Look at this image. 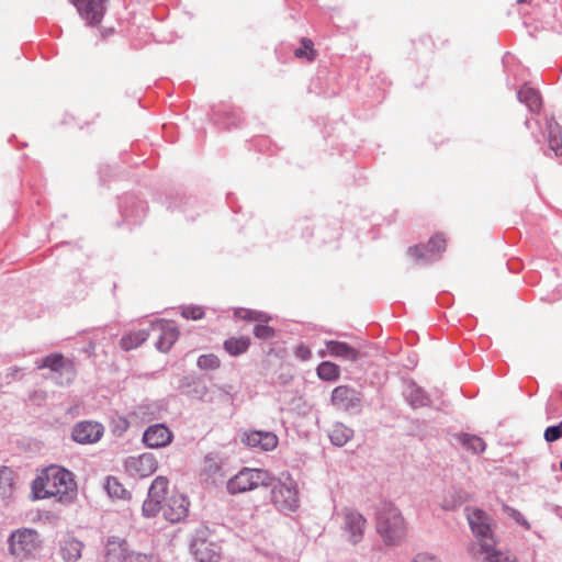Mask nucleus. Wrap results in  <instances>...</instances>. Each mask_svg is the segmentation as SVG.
Wrapping results in <instances>:
<instances>
[{
    "mask_svg": "<svg viewBox=\"0 0 562 562\" xmlns=\"http://www.w3.org/2000/svg\"><path fill=\"white\" fill-rule=\"evenodd\" d=\"M353 436V430L341 423H336L329 430L330 441L337 446H345Z\"/></svg>",
    "mask_w": 562,
    "mask_h": 562,
    "instance_id": "b1692460",
    "label": "nucleus"
},
{
    "mask_svg": "<svg viewBox=\"0 0 562 562\" xmlns=\"http://www.w3.org/2000/svg\"><path fill=\"white\" fill-rule=\"evenodd\" d=\"M375 527L386 544L400 543L407 533V524L401 510L392 503H382L376 509Z\"/></svg>",
    "mask_w": 562,
    "mask_h": 562,
    "instance_id": "f03ea898",
    "label": "nucleus"
},
{
    "mask_svg": "<svg viewBox=\"0 0 562 562\" xmlns=\"http://www.w3.org/2000/svg\"><path fill=\"white\" fill-rule=\"evenodd\" d=\"M241 442L259 451H270L277 448L279 440L271 431L248 430L241 435Z\"/></svg>",
    "mask_w": 562,
    "mask_h": 562,
    "instance_id": "2eb2a0df",
    "label": "nucleus"
},
{
    "mask_svg": "<svg viewBox=\"0 0 562 562\" xmlns=\"http://www.w3.org/2000/svg\"><path fill=\"white\" fill-rule=\"evenodd\" d=\"M342 516V529L348 541L353 544L358 543L361 541L367 527L366 518L360 513L352 509H346Z\"/></svg>",
    "mask_w": 562,
    "mask_h": 562,
    "instance_id": "9b49d317",
    "label": "nucleus"
},
{
    "mask_svg": "<svg viewBox=\"0 0 562 562\" xmlns=\"http://www.w3.org/2000/svg\"><path fill=\"white\" fill-rule=\"evenodd\" d=\"M459 440L465 449L473 453H481L486 448L485 441L481 437L474 435L462 434L459 437Z\"/></svg>",
    "mask_w": 562,
    "mask_h": 562,
    "instance_id": "7c9ffc66",
    "label": "nucleus"
},
{
    "mask_svg": "<svg viewBox=\"0 0 562 562\" xmlns=\"http://www.w3.org/2000/svg\"><path fill=\"white\" fill-rule=\"evenodd\" d=\"M544 439L548 442H553L562 437V420L555 425L550 426L544 430Z\"/></svg>",
    "mask_w": 562,
    "mask_h": 562,
    "instance_id": "4c0bfd02",
    "label": "nucleus"
},
{
    "mask_svg": "<svg viewBox=\"0 0 562 562\" xmlns=\"http://www.w3.org/2000/svg\"><path fill=\"white\" fill-rule=\"evenodd\" d=\"M550 148L554 151L555 156L562 154V138L558 136H550L549 139Z\"/></svg>",
    "mask_w": 562,
    "mask_h": 562,
    "instance_id": "a19ab883",
    "label": "nucleus"
},
{
    "mask_svg": "<svg viewBox=\"0 0 562 562\" xmlns=\"http://www.w3.org/2000/svg\"><path fill=\"white\" fill-rule=\"evenodd\" d=\"M519 3L528 2L529 0H517Z\"/></svg>",
    "mask_w": 562,
    "mask_h": 562,
    "instance_id": "a18cd8bd",
    "label": "nucleus"
},
{
    "mask_svg": "<svg viewBox=\"0 0 562 562\" xmlns=\"http://www.w3.org/2000/svg\"><path fill=\"white\" fill-rule=\"evenodd\" d=\"M42 548V536L34 528H18L13 530L8 538V552L21 560L35 558Z\"/></svg>",
    "mask_w": 562,
    "mask_h": 562,
    "instance_id": "7ed1b4c3",
    "label": "nucleus"
},
{
    "mask_svg": "<svg viewBox=\"0 0 562 562\" xmlns=\"http://www.w3.org/2000/svg\"><path fill=\"white\" fill-rule=\"evenodd\" d=\"M234 315L240 319L256 322L257 324L268 323L271 319V316L265 312L248 308H237L235 310Z\"/></svg>",
    "mask_w": 562,
    "mask_h": 562,
    "instance_id": "c85d7f7f",
    "label": "nucleus"
},
{
    "mask_svg": "<svg viewBox=\"0 0 562 562\" xmlns=\"http://www.w3.org/2000/svg\"><path fill=\"white\" fill-rule=\"evenodd\" d=\"M196 364L201 370H216L221 366V360L213 353L202 355L199 357Z\"/></svg>",
    "mask_w": 562,
    "mask_h": 562,
    "instance_id": "f704fd0d",
    "label": "nucleus"
},
{
    "mask_svg": "<svg viewBox=\"0 0 562 562\" xmlns=\"http://www.w3.org/2000/svg\"><path fill=\"white\" fill-rule=\"evenodd\" d=\"M32 494L34 499L54 497L60 503H71L77 495L74 474L59 465H49L32 482Z\"/></svg>",
    "mask_w": 562,
    "mask_h": 562,
    "instance_id": "f257e3e1",
    "label": "nucleus"
},
{
    "mask_svg": "<svg viewBox=\"0 0 562 562\" xmlns=\"http://www.w3.org/2000/svg\"><path fill=\"white\" fill-rule=\"evenodd\" d=\"M479 547V554L482 557V562H517L513 553L498 547L494 536L480 541Z\"/></svg>",
    "mask_w": 562,
    "mask_h": 562,
    "instance_id": "4468645a",
    "label": "nucleus"
},
{
    "mask_svg": "<svg viewBox=\"0 0 562 562\" xmlns=\"http://www.w3.org/2000/svg\"><path fill=\"white\" fill-rule=\"evenodd\" d=\"M317 375L324 381H336L340 375L339 367L331 361H323L318 364Z\"/></svg>",
    "mask_w": 562,
    "mask_h": 562,
    "instance_id": "cd10ccee",
    "label": "nucleus"
},
{
    "mask_svg": "<svg viewBox=\"0 0 562 562\" xmlns=\"http://www.w3.org/2000/svg\"><path fill=\"white\" fill-rule=\"evenodd\" d=\"M331 404L339 409H349L359 402L358 393L348 385H339L331 393Z\"/></svg>",
    "mask_w": 562,
    "mask_h": 562,
    "instance_id": "a211bd4d",
    "label": "nucleus"
},
{
    "mask_svg": "<svg viewBox=\"0 0 562 562\" xmlns=\"http://www.w3.org/2000/svg\"><path fill=\"white\" fill-rule=\"evenodd\" d=\"M168 480L164 476H158L156 477L151 485H150V488H149V496L151 497H158L160 499H165V496L167 494V491H168Z\"/></svg>",
    "mask_w": 562,
    "mask_h": 562,
    "instance_id": "2f4dec72",
    "label": "nucleus"
},
{
    "mask_svg": "<svg viewBox=\"0 0 562 562\" xmlns=\"http://www.w3.org/2000/svg\"><path fill=\"white\" fill-rule=\"evenodd\" d=\"M204 531H198L193 538L191 550L198 562H218L220 548L204 537Z\"/></svg>",
    "mask_w": 562,
    "mask_h": 562,
    "instance_id": "1a4fd4ad",
    "label": "nucleus"
},
{
    "mask_svg": "<svg viewBox=\"0 0 562 562\" xmlns=\"http://www.w3.org/2000/svg\"><path fill=\"white\" fill-rule=\"evenodd\" d=\"M301 47L294 50V56L299 59H306L307 61H314L317 56V52L314 48V43L307 37L301 38Z\"/></svg>",
    "mask_w": 562,
    "mask_h": 562,
    "instance_id": "c756f323",
    "label": "nucleus"
},
{
    "mask_svg": "<svg viewBox=\"0 0 562 562\" xmlns=\"http://www.w3.org/2000/svg\"><path fill=\"white\" fill-rule=\"evenodd\" d=\"M172 438V432L164 424L149 426L143 435V440L149 448L166 447Z\"/></svg>",
    "mask_w": 562,
    "mask_h": 562,
    "instance_id": "f3484780",
    "label": "nucleus"
},
{
    "mask_svg": "<svg viewBox=\"0 0 562 562\" xmlns=\"http://www.w3.org/2000/svg\"><path fill=\"white\" fill-rule=\"evenodd\" d=\"M190 502L183 494H172L162 506V515L166 520L175 524L184 519L189 514Z\"/></svg>",
    "mask_w": 562,
    "mask_h": 562,
    "instance_id": "ddd939ff",
    "label": "nucleus"
},
{
    "mask_svg": "<svg viewBox=\"0 0 562 562\" xmlns=\"http://www.w3.org/2000/svg\"><path fill=\"white\" fill-rule=\"evenodd\" d=\"M38 368H49L53 371H60L65 369L68 375L67 382H70L75 375L72 363L70 361H66L64 356L60 353H53L47 356L43 363L38 366Z\"/></svg>",
    "mask_w": 562,
    "mask_h": 562,
    "instance_id": "6ab92c4d",
    "label": "nucleus"
},
{
    "mask_svg": "<svg viewBox=\"0 0 562 562\" xmlns=\"http://www.w3.org/2000/svg\"><path fill=\"white\" fill-rule=\"evenodd\" d=\"M160 328L162 329V334L157 341V347L159 350L167 352L170 350L171 346L177 341L179 337V331L175 326L169 324H161Z\"/></svg>",
    "mask_w": 562,
    "mask_h": 562,
    "instance_id": "5701e85b",
    "label": "nucleus"
},
{
    "mask_svg": "<svg viewBox=\"0 0 562 562\" xmlns=\"http://www.w3.org/2000/svg\"><path fill=\"white\" fill-rule=\"evenodd\" d=\"M108 495L113 499H130L131 493L115 476H108L104 483Z\"/></svg>",
    "mask_w": 562,
    "mask_h": 562,
    "instance_id": "4be33fe9",
    "label": "nucleus"
},
{
    "mask_svg": "<svg viewBox=\"0 0 562 562\" xmlns=\"http://www.w3.org/2000/svg\"><path fill=\"white\" fill-rule=\"evenodd\" d=\"M15 487V476L9 467H0V496L2 498L11 497Z\"/></svg>",
    "mask_w": 562,
    "mask_h": 562,
    "instance_id": "aec40b11",
    "label": "nucleus"
},
{
    "mask_svg": "<svg viewBox=\"0 0 562 562\" xmlns=\"http://www.w3.org/2000/svg\"><path fill=\"white\" fill-rule=\"evenodd\" d=\"M412 562H440L436 557L428 553H418Z\"/></svg>",
    "mask_w": 562,
    "mask_h": 562,
    "instance_id": "79ce46f5",
    "label": "nucleus"
},
{
    "mask_svg": "<svg viewBox=\"0 0 562 562\" xmlns=\"http://www.w3.org/2000/svg\"><path fill=\"white\" fill-rule=\"evenodd\" d=\"M326 351H319L321 357L329 355L331 357L342 359L346 361L355 362L360 358V352L345 341L339 340H326Z\"/></svg>",
    "mask_w": 562,
    "mask_h": 562,
    "instance_id": "dca6fc26",
    "label": "nucleus"
},
{
    "mask_svg": "<svg viewBox=\"0 0 562 562\" xmlns=\"http://www.w3.org/2000/svg\"><path fill=\"white\" fill-rule=\"evenodd\" d=\"M79 15L89 26H98L108 7V0H71Z\"/></svg>",
    "mask_w": 562,
    "mask_h": 562,
    "instance_id": "6e6552de",
    "label": "nucleus"
},
{
    "mask_svg": "<svg viewBox=\"0 0 562 562\" xmlns=\"http://www.w3.org/2000/svg\"><path fill=\"white\" fill-rule=\"evenodd\" d=\"M447 240L442 234L434 235L426 245L427 252L430 255L441 254L446 250Z\"/></svg>",
    "mask_w": 562,
    "mask_h": 562,
    "instance_id": "72a5a7b5",
    "label": "nucleus"
},
{
    "mask_svg": "<svg viewBox=\"0 0 562 562\" xmlns=\"http://www.w3.org/2000/svg\"><path fill=\"white\" fill-rule=\"evenodd\" d=\"M508 510H510V516L514 517L517 522H519L521 525H527V522L524 519V517L517 510H515L513 508H508Z\"/></svg>",
    "mask_w": 562,
    "mask_h": 562,
    "instance_id": "37998d69",
    "label": "nucleus"
},
{
    "mask_svg": "<svg viewBox=\"0 0 562 562\" xmlns=\"http://www.w3.org/2000/svg\"><path fill=\"white\" fill-rule=\"evenodd\" d=\"M268 323H258L254 327V335L259 339H270L274 337V329L267 325Z\"/></svg>",
    "mask_w": 562,
    "mask_h": 562,
    "instance_id": "e433bc0d",
    "label": "nucleus"
},
{
    "mask_svg": "<svg viewBox=\"0 0 562 562\" xmlns=\"http://www.w3.org/2000/svg\"><path fill=\"white\" fill-rule=\"evenodd\" d=\"M427 248L423 245H415L408 248L407 255L415 261L426 258Z\"/></svg>",
    "mask_w": 562,
    "mask_h": 562,
    "instance_id": "58836bf2",
    "label": "nucleus"
},
{
    "mask_svg": "<svg viewBox=\"0 0 562 562\" xmlns=\"http://www.w3.org/2000/svg\"><path fill=\"white\" fill-rule=\"evenodd\" d=\"M518 98L524 102L532 112H538L541 109L542 101L539 92L528 86H524L518 91Z\"/></svg>",
    "mask_w": 562,
    "mask_h": 562,
    "instance_id": "412c9836",
    "label": "nucleus"
},
{
    "mask_svg": "<svg viewBox=\"0 0 562 562\" xmlns=\"http://www.w3.org/2000/svg\"><path fill=\"white\" fill-rule=\"evenodd\" d=\"M467 519L477 542L494 536L493 519L484 510L469 507L467 508Z\"/></svg>",
    "mask_w": 562,
    "mask_h": 562,
    "instance_id": "0eeeda50",
    "label": "nucleus"
},
{
    "mask_svg": "<svg viewBox=\"0 0 562 562\" xmlns=\"http://www.w3.org/2000/svg\"><path fill=\"white\" fill-rule=\"evenodd\" d=\"M126 471L138 477H147L154 474L158 468V463L154 454L142 453L138 456L130 457L125 461Z\"/></svg>",
    "mask_w": 562,
    "mask_h": 562,
    "instance_id": "f8f14e48",
    "label": "nucleus"
},
{
    "mask_svg": "<svg viewBox=\"0 0 562 562\" xmlns=\"http://www.w3.org/2000/svg\"><path fill=\"white\" fill-rule=\"evenodd\" d=\"M121 423L123 424V430H126L130 426L128 422L125 418H121Z\"/></svg>",
    "mask_w": 562,
    "mask_h": 562,
    "instance_id": "c03bdc74",
    "label": "nucleus"
},
{
    "mask_svg": "<svg viewBox=\"0 0 562 562\" xmlns=\"http://www.w3.org/2000/svg\"><path fill=\"white\" fill-rule=\"evenodd\" d=\"M271 502L281 512H294L299 507L296 483L292 479L276 483L271 490Z\"/></svg>",
    "mask_w": 562,
    "mask_h": 562,
    "instance_id": "423d86ee",
    "label": "nucleus"
},
{
    "mask_svg": "<svg viewBox=\"0 0 562 562\" xmlns=\"http://www.w3.org/2000/svg\"><path fill=\"white\" fill-rule=\"evenodd\" d=\"M250 346V338L247 336L231 337L224 341V349L233 357L245 353Z\"/></svg>",
    "mask_w": 562,
    "mask_h": 562,
    "instance_id": "393cba45",
    "label": "nucleus"
},
{
    "mask_svg": "<svg viewBox=\"0 0 562 562\" xmlns=\"http://www.w3.org/2000/svg\"><path fill=\"white\" fill-rule=\"evenodd\" d=\"M560 465H561V470H562V460H561V464Z\"/></svg>",
    "mask_w": 562,
    "mask_h": 562,
    "instance_id": "49530a36",
    "label": "nucleus"
},
{
    "mask_svg": "<svg viewBox=\"0 0 562 562\" xmlns=\"http://www.w3.org/2000/svg\"><path fill=\"white\" fill-rule=\"evenodd\" d=\"M162 506H164L162 499H160L158 497H151L148 495V497L146 498V501L143 504V514L146 517H154L159 512H162Z\"/></svg>",
    "mask_w": 562,
    "mask_h": 562,
    "instance_id": "473e14b6",
    "label": "nucleus"
},
{
    "mask_svg": "<svg viewBox=\"0 0 562 562\" xmlns=\"http://www.w3.org/2000/svg\"><path fill=\"white\" fill-rule=\"evenodd\" d=\"M106 562H153L151 551H143L128 543L125 539L111 537L106 542Z\"/></svg>",
    "mask_w": 562,
    "mask_h": 562,
    "instance_id": "20e7f679",
    "label": "nucleus"
},
{
    "mask_svg": "<svg viewBox=\"0 0 562 562\" xmlns=\"http://www.w3.org/2000/svg\"><path fill=\"white\" fill-rule=\"evenodd\" d=\"M181 315L187 319L198 321L204 317V310L201 306L189 305L182 308Z\"/></svg>",
    "mask_w": 562,
    "mask_h": 562,
    "instance_id": "c9c22d12",
    "label": "nucleus"
},
{
    "mask_svg": "<svg viewBox=\"0 0 562 562\" xmlns=\"http://www.w3.org/2000/svg\"><path fill=\"white\" fill-rule=\"evenodd\" d=\"M294 353L302 361H307L312 357V350L306 345H304V344H300L295 348Z\"/></svg>",
    "mask_w": 562,
    "mask_h": 562,
    "instance_id": "ea45409f",
    "label": "nucleus"
},
{
    "mask_svg": "<svg viewBox=\"0 0 562 562\" xmlns=\"http://www.w3.org/2000/svg\"><path fill=\"white\" fill-rule=\"evenodd\" d=\"M148 336L149 333L145 329L131 331L121 338L120 345L124 350H131L146 341Z\"/></svg>",
    "mask_w": 562,
    "mask_h": 562,
    "instance_id": "bb28decb",
    "label": "nucleus"
},
{
    "mask_svg": "<svg viewBox=\"0 0 562 562\" xmlns=\"http://www.w3.org/2000/svg\"><path fill=\"white\" fill-rule=\"evenodd\" d=\"M269 473L260 469L244 468L227 482L231 494L246 493L270 484Z\"/></svg>",
    "mask_w": 562,
    "mask_h": 562,
    "instance_id": "39448f33",
    "label": "nucleus"
},
{
    "mask_svg": "<svg viewBox=\"0 0 562 562\" xmlns=\"http://www.w3.org/2000/svg\"><path fill=\"white\" fill-rule=\"evenodd\" d=\"M83 544L76 539H68L61 547V557L65 562H77L82 552Z\"/></svg>",
    "mask_w": 562,
    "mask_h": 562,
    "instance_id": "a878e982",
    "label": "nucleus"
},
{
    "mask_svg": "<svg viewBox=\"0 0 562 562\" xmlns=\"http://www.w3.org/2000/svg\"><path fill=\"white\" fill-rule=\"evenodd\" d=\"M104 434V427L98 422L83 420L72 428V439L81 445L98 442Z\"/></svg>",
    "mask_w": 562,
    "mask_h": 562,
    "instance_id": "9d476101",
    "label": "nucleus"
}]
</instances>
